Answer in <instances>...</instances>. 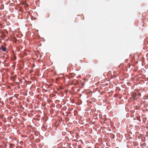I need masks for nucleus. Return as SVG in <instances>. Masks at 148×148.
Returning a JSON list of instances; mask_svg holds the SVG:
<instances>
[{
    "instance_id": "f257e3e1",
    "label": "nucleus",
    "mask_w": 148,
    "mask_h": 148,
    "mask_svg": "<svg viewBox=\"0 0 148 148\" xmlns=\"http://www.w3.org/2000/svg\"><path fill=\"white\" fill-rule=\"evenodd\" d=\"M140 95V93L138 92L137 94H136V96L134 97V98L138 99L139 96Z\"/></svg>"
},
{
    "instance_id": "f03ea898",
    "label": "nucleus",
    "mask_w": 148,
    "mask_h": 148,
    "mask_svg": "<svg viewBox=\"0 0 148 148\" xmlns=\"http://www.w3.org/2000/svg\"><path fill=\"white\" fill-rule=\"evenodd\" d=\"M1 49L3 51H5L6 48L5 47H4L3 46H1Z\"/></svg>"
}]
</instances>
